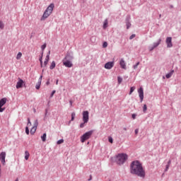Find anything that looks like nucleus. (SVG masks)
<instances>
[{"instance_id": "1a4fd4ad", "label": "nucleus", "mask_w": 181, "mask_h": 181, "mask_svg": "<svg viewBox=\"0 0 181 181\" xmlns=\"http://www.w3.org/2000/svg\"><path fill=\"white\" fill-rule=\"evenodd\" d=\"M50 15H52V13L45 10L42 16L41 17L40 21H45V19H47V18H49V16H50Z\"/></svg>"}, {"instance_id": "20e7f679", "label": "nucleus", "mask_w": 181, "mask_h": 181, "mask_svg": "<svg viewBox=\"0 0 181 181\" xmlns=\"http://www.w3.org/2000/svg\"><path fill=\"white\" fill-rule=\"evenodd\" d=\"M162 42V38H160L158 42H153L152 45H150L148 47L149 52H152L154 49H156L159 45H160V42Z\"/></svg>"}, {"instance_id": "c03bdc74", "label": "nucleus", "mask_w": 181, "mask_h": 181, "mask_svg": "<svg viewBox=\"0 0 181 181\" xmlns=\"http://www.w3.org/2000/svg\"><path fill=\"white\" fill-rule=\"evenodd\" d=\"M86 123L84 122L80 124V128H84Z\"/></svg>"}, {"instance_id": "4be33fe9", "label": "nucleus", "mask_w": 181, "mask_h": 181, "mask_svg": "<svg viewBox=\"0 0 181 181\" xmlns=\"http://www.w3.org/2000/svg\"><path fill=\"white\" fill-rule=\"evenodd\" d=\"M54 67H56V62L54 61H53L51 63V65L49 66L50 70H53V69H54Z\"/></svg>"}, {"instance_id": "0eeeda50", "label": "nucleus", "mask_w": 181, "mask_h": 181, "mask_svg": "<svg viewBox=\"0 0 181 181\" xmlns=\"http://www.w3.org/2000/svg\"><path fill=\"white\" fill-rule=\"evenodd\" d=\"M138 93L140 98V103H142V101H144V88L142 87H140L138 89Z\"/></svg>"}, {"instance_id": "6ab92c4d", "label": "nucleus", "mask_w": 181, "mask_h": 181, "mask_svg": "<svg viewBox=\"0 0 181 181\" xmlns=\"http://www.w3.org/2000/svg\"><path fill=\"white\" fill-rule=\"evenodd\" d=\"M173 73H175V70L172 69L170 73L165 75L166 78H170L173 75Z\"/></svg>"}, {"instance_id": "f257e3e1", "label": "nucleus", "mask_w": 181, "mask_h": 181, "mask_svg": "<svg viewBox=\"0 0 181 181\" xmlns=\"http://www.w3.org/2000/svg\"><path fill=\"white\" fill-rule=\"evenodd\" d=\"M130 173L138 176V177H141V179H144L146 176V173L142 166V163L139 160L132 162L130 165Z\"/></svg>"}, {"instance_id": "6e6d98bb", "label": "nucleus", "mask_w": 181, "mask_h": 181, "mask_svg": "<svg viewBox=\"0 0 181 181\" xmlns=\"http://www.w3.org/2000/svg\"><path fill=\"white\" fill-rule=\"evenodd\" d=\"M88 180H91V177H90V179H88Z\"/></svg>"}, {"instance_id": "f03ea898", "label": "nucleus", "mask_w": 181, "mask_h": 181, "mask_svg": "<svg viewBox=\"0 0 181 181\" xmlns=\"http://www.w3.org/2000/svg\"><path fill=\"white\" fill-rule=\"evenodd\" d=\"M127 159H128V155H127L126 153H122L116 156L115 162L116 163H117V165H124V163L127 162Z\"/></svg>"}, {"instance_id": "2eb2a0df", "label": "nucleus", "mask_w": 181, "mask_h": 181, "mask_svg": "<svg viewBox=\"0 0 181 181\" xmlns=\"http://www.w3.org/2000/svg\"><path fill=\"white\" fill-rule=\"evenodd\" d=\"M49 60H50V51L48 52V53L46 56V58L45 59V62H44V66H47V63H49Z\"/></svg>"}, {"instance_id": "603ef678", "label": "nucleus", "mask_w": 181, "mask_h": 181, "mask_svg": "<svg viewBox=\"0 0 181 181\" xmlns=\"http://www.w3.org/2000/svg\"><path fill=\"white\" fill-rule=\"evenodd\" d=\"M56 84H59V80H57Z\"/></svg>"}, {"instance_id": "bb28decb", "label": "nucleus", "mask_w": 181, "mask_h": 181, "mask_svg": "<svg viewBox=\"0 0 181 181\" xmlns=\"http://www.w3.org/2000/svg\"><path fill=\"white\" fill-rule=\"evenodd\" d=\"M21 57H22V52H18L17 56H16V59L17 60H21Z\"/></svg>"}, {"instance_id": "473e14b6", "label": "nucleus", "mask_w": 181, "mask_h": 181, "mask_svg": "<svg viewBox=\"0 0 181 181\" xmlns=\"http://www.w3.org/2000/svg\"><path fill=\"white\" fill-rule=\"evenodd\" d=\"M117 81L119 84H121L122 83V78H121L120 76H118Z\"/></svg>"}, {"instance_id": "39448f33", "label": "nucleus", "mask_w": 181, "mask_h": 181, "mask_svg": "<svg viewBox=\"0 0 181 181\" xmlns=\"http://www.w3.org/2000/svg\"><path fill=\"white\" fill-rule=\"evenodd\" d=\"M6 104V98H4L0 100V112H4V110H6L4 107Z\"/></svg>"}, {"instance_id": "864d4df0", "label": "nucleus", "mask_w": 181, "mask_h": 181, "mask_svg": "<svg viewBox=\"0 0 181 181\" xmlns=\"http://www.w3.org/2000/svg\"><path fill=\"white\" fill-rule=\"evenodd\" d=\"M159 18H162V14H160V15H159Z\"/></svg>"}, {"instance_id": "ea45409f", "label": "nucleus", "mask_w": 181, "mask_h": 181, "mask_svg": "<svg viewBox=\"0 0 181 181\" xmlns=\"http://www.w3.org/2000/svg\"><path fill=\"white\" fill-rule=\"evenodd\" d=\"M25 134H27V135H29V127H25Z\"/></svg>"}, {"instance_id": "423d86ee", "label": "nucleus", "mask_w": 181, "mask_h": 181, "mask_svg": "<svg viewBox=\"0 0 181 181\" xmlns=\"http://www.w3.org/2000/svg\"><path fill=\"white\" fill-rule=\"evenodd\" d=\"M88 111H83V121L84 124H87L88 122L89 116H88Z\"/></svg>"}, {"instance_id": "f8f14e48", "label": "nucleus", "mask_w": 181, "mask_h": 181, "mask_svg": "<svg viewBox=\"0 0 181 181\" xmlns=\"http://www.w3.org/2000/svg\"><path fill=\"white\" fill-rule=\"evenodd\" d=\"M74 57H73V53L71 52H67L66 55L65 56L64 60H67L71 62L73 60Z\"/></svg>"}, {"instance_id": "09e8293b", "label": "nucleus", "mask_w": 181, "mask_h": 181, "mask_svg": "<svg viewBox=\"0 0 181 181\" xmlns=\"http://www.w3.org/2000/svg\"><path fill=\"white\" fill-rule=\"evenodd\" d=\"M136 135H137L138 132H139V130L138 129H136L134 131Z\"/></svg>"}, {"instance_id": "8fccbe9b", "label": "nucleus", "mask_w": 181, "mask_h": 181, "mask_svg": "<svg viewBox=\"0 0 181 181\" xmlns=\"http://www.w3.org/2000/svg\"><path fill=\"white\" fill-rule=\"evenodd\" d=\"M170 163H172V161L170 160H168V164L169 166H170Z\"/></svg>"}, {"instance_id": "393cba45", "label": "nucleus", "mask_w": 181, "mask_h": 181, "mask_svg": "<svg viewBox=\"0 0 181 181\" xmlns=\"http://www.w3.org/2000/svg\"><path fill=\"white\" fill-rule=\"evenodd\" d=\"M46 136H47L46 133H44L42 134V136H41V139H42V142H46Z\"/></svg>"}, {"instance_id": "e433bc0d", "label": "nucleus", "mask_w": 181, "mask_h": 181, "mask_svg": "<svg viewBox=\"0 0 181 181\" xmlns=\"http://www.w3.org/2000/svg\"><path fill=\"white\" fill-rule=\"evenodd\" d=\"M139 64V62H137L135 65L133 66V69L135 70L138 68V65Z\"/></svg>"}, {"instance_id": "a18cd8bd", "label": "nucleus", "mask_w": 181, "mask_h": 181, "mask_svg": "<svg viewBox=\"0 0 181 181\" xmlns=\"http://www.w3.org/2000/svg\"><path fill=\"white\" fill-rule=\"evenodd\" d=\"M135 34H133V35H132L130 37H129V40H132V39H134V37H135Z\"/></svg>"}, {"instance_id": "3c124183", "label": "nucleus", "mask_w": 181, "mask_h": 181, "mask_svg": "<svg viewBox=\"0 0 181 181\" xmlns=\"http://www.w3.org/2000/svg\"><path fill=\"white\" fill-rule=\"evenodd\" d=\"M46 84H47V86H49V84H50V82L48 81H47Z\"/></svg>"}, {"instance_id": "f3484780", "label": "nucleus", "mask_w": 181, "mask_h": 181, "mask_svg": "<svg viewBox=\"0 0 181 181\" xmlns=\"http://www.w3.org/2000/svg\"><path fill=\"white\" fill-rule=\"evenodd\" d=\"M119 64L122 69H124V70L127 69V65L125 64V61H124V59L120 60Z\"/></svg>"}, {"instance_id": "58836bf2", "label": "nucleus", "mask_w": 181, "mask_h": 181, "mask_svg": "<svg viewBox=\"0 0 181 181\" xmlns=\"http://www.w3.org/2000/svg\"><path fill=\"white\" fill-rule=\"evenodd\" d=\"M54 94H56V90H52L50 95V98H52L54 95Z\"/></svg>"}, {"instance_id": "4468645a", "label": "nucleus", "mask_w": 181, "mask_h": 181, "mask_svg": "<svg viewBox=\"0 0 181 181\" xmlns=\"http://www.w3.org/2000/svg\"><path fill=\"white\" fill-rule=\"evenodd\" d=\"M42 78H43V76L41 75L38 79V82L35 85L36 90H39L40 88V86H42Z\"/></svg>"}, {"instance_id": "412c9836", "label": "nucleus", "mask_w": 181, "mask_h": 181, "mask_svg": "<svg viewBox=\"0 0 181 181\" xmlns=\"http://www.w3.org/2000/svg\"><path fill=\"white\" fill-rule=\"evenodd\" d=\"M108 26V20L105 19L103 23V29H107Z\"/></svg>"}, {"instance_id": "c9c22d12", "label": "nucleus", "mask_w": 181, "mask_h": 181, "mask_svg": "<svg viewBox=\"0 0 181 181\" xmlns=\"http://www.w3.org/2000/svg\"><path fill=\"white\" fill-rule=\"evenodd\" d=\"M108 46V43L107 42H104L103 45V47L105 48Z\"/></svg>"}, {"instance_id": "ddd939ff", "label": "nucleus", "mask_w": 181, "mask_h": 181, "mask_svg": "<svg viewBox=\"0 0 181 181\" xmlns=\"http://www.w3.org/2000/svg\"><path fill=\"white\" fill-rule=\"evenodd\" d=\"M63 64L65 66V67H73V64L71 63V61H67L66 59H63Z\"/></svg>"}, {"instance_id": "5701e85b", "label": "nucleus", "mask_w": 181, "mask_h": 181, "mask_svg": "<svg viewBox=\"0 0 181 181\" xmlns=\"http://www.w3.org/2000/svg\"><path fill=\"white\" fill-rule=\"evenodd\" d=\"M42 59H43V52H42L41 57H40V59H39L41 67H43V61L42 60Z\"/></svg>"}, {"instance_id": "4c0bfd02", "label": "nucleus", "mask_w": 181, "mask_h": 181, "mask_svg": "<svg viewBox=\"0 0 181 181\" xmlns=\"http://www.w3.org/2000/svg\"><path fill=\"white\" fill-rule=\"evenodd\" d=\"M108 141H109V142H110V144H112V142H114V140L112 139V137H111V136H110V137L108 138Z\"/></svg>"}, {"instance_id": "79ce46f5", "label": "nucleus", "mask_w": 181, "mask_h": 181, "mask_svg": "<svg viewBox=\"0 0 181 181\" xmlns=\"http://www.w3.org/2000/svg\"><path fill=\"white\" fill-rule=\"evenodd\" d=\"M46 117H47V109L45 110V114L44 121L46 120Z\"/></svg>"}, {"instance_id": "c85d7f7f", "label": "nucleus", "mask_w": 181, "mask_h": 181, "mask_svg": "<svg viewBox=\"0 0 181 181\" xmlns=\"http://www.w3.org/2000/svg\"><path fill=\"white\" fill-rule=\"evenodd\" d=\"M74 118H76V112H73L71 113V121H74Z\"/></svg>"}, {"instance_id": "b1692460", "label": "nucleus", "mask_w": 181, "mask_h": 181, "mask_svg": "<svg viewBox=\"0 0 181 181\" xmlns=\"http://www.w3.org/2000/svg\"><path fill=\"white\" fill-rule=\"evenodd\" d=\"M25 160H28L29 159V156H30V154H29V151H25Z\"/></svg>"}, {"instance_id": "c756f323", "label": "nucleus", "mask_w": 181, "mask_h": 181, "mask_svg": "<svg viewBox=\"0 0 181 181\" xmlns=\"http://www.w3.org/2000/svg\"><path fill=\"white\" fill-rule=\"evenodd\" d=\"M4 28H5V24L4 23V22L0 21V29L3 30Z\"/></svg>"}, {"instance_id": "6e6552de", "label": "nucleus", "mask_w": 181, "mask_h": 181, "mask_svg": "<svg viewBox=\"0 0 181 181\" xmlns=\"http://www.w3.org/2000/svg\"><path fill=\"white\" fill-rule=\"evenodd\" d=\"M165 43L168 48L173 47V44L172 43V37H168L165 40Z\"/></svg>"}, {"instance_id": "a211bd4d", "label": "nucleus", "mask_w": 181, "mask_h": 181, "mask_svg": "<svg viewBox=\"0 0 181 181\" xmlns=\"http://www.w3.org/2000/svg\"><path fill=\"white\" fill-rule=\"evenodd\" d=\"M6 158V153L3 151L0 153V160H4Z\"/></svg>"}, {"instance_id": "9b49d317", "label": "nucleus", "mask_w": 181, "mask_h": 181, "mask_svg": "<svg viewBox=\"0 0 181 181\" xmlns=\"http://www.w3.org/2000/svg\"><path fill=\"white\" fill-rule=\"evenodd\" d=\"M114 67V62H109L105 64V69L107 70H111Z\"/></svg>"}, {"instance_id": "de8ad7c7", "label": "nucleus", "mask_w": 181, "mask_h": 181, "mask_svg": "<svg viewBox=\"0 0 181 181\" xmlns=\"http://www.w3.org/2000/svg\"><path fill=\"white\" fill-rule=\"evenodd\" d=\"M132 118H133V119H135V118H136V115L133 114V115H132Z\"/></svg>"}, {"instance_id": "a19ab883", "label": "nucleus", "mask_w": 181, "mask_h": 181, "mask_svg": "<svg viewBox=\"0 0 181 181\" xmlns=\"http://www.w3.org/2000/svg\"><path fill=\"white\" fill-rule=\"evenodd\" d=\"M41 49H42V52H43V50H45V49H46V44L42 45L41 46Z\"/></svg>"}, {"instance_id": "a878e982", "label": "nucleus", "mask_w": 181, "mask_h": 181, "mask_svg": "<svg viewBox=\"0 0 181 181\" xmlns=\"http://www.w3.org/2000/svg\"><path fill=\"white\" fill-rule=\"evenodd\" d=\"M36 129L37 128L36 127H32V129H30V134L31 135H33L35 134V132H36Z\"/></svg>"}, {"instance_id": "dca6fc26", "label": "nucleus", "mask_w": 181, "mask_h": 181, "mask_svg": "<svg viewBox=\"0 0 181 181\" xmlns=\"http://www.w3.org/2000/svg\"><path fill=\"white\" fill-rule=\"evenodd\" d=\"M54 8V4H51L46 9V11H47V12H49V13H52V12H53V9Z\"/></svg>"}, {"instance_id": "9d476101", "label": "nucleus", "mask_w": 181, "mask_h": 181, "mask_svg": "<svg viewBox=\"0 0 181 181\" xmlns=\"http://www.w3.org/2000/svg\"><path fill=\"white\" fill-rule=\"evenodd\" d=\"M23 84H25V82L21 79V78H18V81L17 82L16 87L17 89L22 88V87H23Z\"/></svg>"}, {"instance_id": "49530a36", "label": "nucleus", "mask_w": 181, "mask_h": 181, "mask_svg": "<svg viewBox=\"0 0 181 181\" xmlns=\"http://www.w3.org/2000/svg\"><path fill=\"white\" fill-rule=\"evenodd\" d=\"M1 162L2 165L4 166H5L6 163V162L5 161V159L4 160H1Z\"/></svg>"}, {"instance_id": "72a5a7b5", "label": "nucleus", "mask_w": 181, "mask_h": 181, "mask_svg": "<svg viewBox=\"0 0 181 181\" xmlns=\"http://www.w3.org/2000/svg\"><path fill=\"white\" fill-rule=\"evenodd\" d=\"M146 110H148V107L145 104L144 105V107H143V112H146Z\"/></svg>"}, {"instance_id": "cd10ccee", "label": "nucleus", "mask_w": 181, "mask_h": 181, "mask_svg": "<svg viewBox=\"0 0 181 181\" xmlns=\"http://www.w3.org/2000/svg\"><path fill=\"white\" fill-rule=\"evenodd\" d=\"M134 91H135V86H132L130 88V91H129V95H131V94H132V93H134Z\"/></svg>"}, {"instance_id": "5fc2aeb1", "label": "nucleus", "mask_w": 181, "mask_h": 181, "mask_svg": "<svg viewBox=\"0 0 181 181\" xmlns=\"http://www.w3.org/2000/svg\"><path fill=\"white\" fill-rule=\"evenodd\" d=\"M124 131H127V128H126V127H124Z\"/></svg>"}, {"instance_id": "7c9ffc66", "label": "nucleus", "mask_w": 181, "mask_h": 181, "mask_svg": "<svg viewBox=\"0 0 181 181\" xmlns=\"http://www.w3.org/2000/svg\"><path fill=\"white\" fill-rule=\"evenodd\" d=\"M63 142H64V139H61L59 141H57V145H60L61 144H63Z\"/></svg>"}, {"instance_id": "7ed1b4c3", "label": "nucleus", "mask_w": 181, "mask_h": 181, "mask_svg": "<svg viewBox=\"0 0 181 181\" xmlns=\"http://www.w3.org/2000/svg\"><path fill=\"white\" fill-rule=\"evenodd\" d=\"M93 130L86 132L81 136V142L84 143L87 139H90L91 138V135H93Z\"/></svg>"}, {"instance_id": "37998d69", "label": "nucleus", "mask_w": 181, "mask_h": 181, "mask_svg": "<svg viewBox=\"0 0 181 181\" xmlns=\"http://www.w3.org/2000/svg\"><path fill=\"white\" fill-rule=\"evenodd\" d=\"M170 165H166V166H165V172H168V170H169V167H170Z\"/></svg>"}, {"instance_id": "2f4dec72", "label": "nucleus", "mask_w": 181, "mask_h": 181, "mask_svg": "<svg viewBox=\"0 0 181 181\" xmlns=\"http://www.w3.org/2000/svg\"><path fill=\"white\" fill-rule=\"evenodd\" d=\"M37 125H39V122H37V119H36L34 122V128H37Z\"/></svg>"}, {"instance_id": "4d7b16f0", "label": "nucleus", "mask_w": 181, "mask_h": 181, "mask_svg": "<svg viewBox=\"0 0 181 181\" xmlns=\"http://www.w3.org/2000/svg\"><path fill=\"white\" fill-rule=\"evenodd\" d=\"M70 104H71H71H72L71 101H70Z\"/></svg>"}, {"instance_id": "aec40b11", "label": "nucleus", "mask_w": 181, "mask_h": 181, "mask_svg": "<svg viewBox=\"0 0 181 181\" xmlns=\"http://www.w3.org/2000/svg\"><path fill=\"white\" fill-rule=\"evenodd\" d=\"M126 25H127V29H129L131 28V23L129 22V18H126Z\"/></svg>"}, {"instance_id": "f704fd0d", "label": "nucleus", "mask_w": 181, "mask_h": 181, "mask_svg": "<svg viewBox=\"0 0 181 181\" xmlns=\"http://www.w3.org/2000/svg\"><path fill=\"white\" fill-rule=\"evenodd\" d=\"M28 127H32V122H30V119L28 118Z\"/></svg>"}]
</instances>
